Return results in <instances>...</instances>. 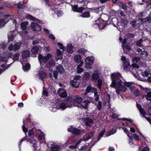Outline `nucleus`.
<instances>
[{
	"instance_id": "1",
	"label": "nucleus",
	"mask_w": 151,
	"mask_h": 151,
	"mask_svg": "<svg viewBox=\"0 0 151 151\" xmlns=\"http://www.w3.org/2000/svg\"><path fill=\"white\" fill-rule=\"evenodd\" d=\"M120 73H117L112 74L111 76L112 83L110 86L115 88L116 92L117 94H119L121 92L126 91L127 88L125 86L128 87H133L131 86L133 83L132 82H125L124 83V86L122 85V81L120 79Z\"/></svg>"
},
{
	"instance_id": "2",
	"label": "nucleus",
	"mask_w": 151,
	"mask_h": 151,
	"mask_svg": "<svg viewBox=\"0 0 151 151\" xmlns=\"http://www.w3.org/2000/svg\"><path fill=\"white\" fill-rule=\"evenodd\" d=\"M100 73L97 72H94L91 77V81L97 85L99 88L101 90L102 85V81L100 79Z\"/></svg>"
},
{
	"instance_id": "3",
	"label": "nucleus",
	"mask_w": 151,
	"mask_h": 151,
	"mask_svg": "<svg viewBox=\"0 0 151 151\" xmlns=\"http://www.w3.org/2000/svg\"><path fill=\"white\" fill-rule=\"evenodd\" d=\"M72 100L71 97H68L67 99L64 100L65 103H62L59 104V106L60 109L64 110L67 108H71L72 107V104H71Z\"/></svg>"
},
{
	"instance_id": "4",
	"label": "nucleus",
	"mask_w": 151,
	"mask_h": 151,
	"mask_svg": "<svg viewBox=\"0 0 151 151\" xmlns=\"http://www.w3.org/2000/svg\"><path fill=\"white\" fill-rule=\"evenodd\" d=\"M52 57V55L50 53H48L45 56L39 54L38 56V58L39 62L41 65L47 62L49 59L51 58Z\"/></svg>"
},
{
	"instance_id": "5",
	"label": "nucleus",
	"mask_w": 151,
	"mask_h": 151,
	"mask_svg": "<svg viewBox=\"0 0 151 151\" xmlns=\"http://www.w3.org/2000/svg\"><path fill=\"white\" fill-rule=\"evenodd\" d=\"M68 130L69 132H70L76 135H78L81 133H83L86 132L85 130H80L77 128L72 126H70V128L68 129Z\"/></svg>"
},
{
	"instance_id": "6",
	"label": "nucleus",
	"mask_w": 151,
	"mask_h": 151,
	"mask_svg": "<svg viewBox=\"0 0 151 151\" xmlns=\"http://www.w3.org/2000/svg\"><path fill=\"white\" fill-rule=\"evenodd\" d=\"M82 99H83L81 97L77 96H75L73 99L72 98V100L71 101V104H72V106H76L79 107V106L77 104L81 102L82 101Z\"/></svg>"
},
{
	"instance_id": "7",
	"label": "nucleus",
	"mask_w": 151,
	"mask_h": 151,
	"mask_svg": "<svg viewBox=\"0 0 151 151\" xmlns=\"http://www.w3.org/2000/svg\"><path fill=\"white\" fill-rule=\"evenodd\" d=\"M93 60L94 58L93 57L86 58L85 60L86 63L85 68L88 69H91L92 68L91 65L93 64Z\"/></svg>"
},
{
	"instance_id": "8",
	"label": "nucleus",
	"mask_w": 151,
	"mask_h": 151,
	"mask_svg": "<svg viewBox=\"0 0 151 151\" xmlns=\"http://www.w3.org/2000/svg\"><path fill=\"white\" fill-rule=\"evenodd\" d=\"M21 45L20 43H17L14 44L13 46L12 44H9L8 47V49L10 51L13 50L15 51L17 50H19L20 48Z\"/></svg>"
},
{
	"instance_id": "9",
	"label": "nucleus",
	"mask_w": 151,
	"mask_h": 151,
	"mask_svg": "<svg viewBox=\"0 0 151 151\" xmlns=\"http://www.w3.org/2000/svg\"><path fill=\"white\" fill-rule=\"evenodd\" d=\"M11 19L10 16L9 15L4 16L3 19H0V27H3L4 25Z\"/></svg>"
},
{
	"instance_id": "10",
	"label": "nucleus",
	"mask_w": 151,
	"mask_h": 151,
	"mask_svg": "<svg viewBox=\"0 0 151 151\" xmlns=\"http://www.w3.org/2000/svg\"><path fill=\"white\" fill-rule=\"evenodd\" d=\"M97 92V90L96 88L91 87V86H88L87 88L85 93L84 94H82V96L83 97L85 98L86 94L89 92L93 93L95 94Z\"/></svg>"
},
{
	"instance_id": "11",
	"label": "nucleus",
	"mask_w": 151,
	"mask_h": 151,
	"mask_svg": "<svg viewBox=\"0 0 151 151\" xmlns=\"http://www.w3.org/2000/svg\"><path fill=\"white\" fill-rule=\"evenodd\" d=\"M89 99L90 100L87 99L85 100L81 103V105L80 106L81 108V106L84 109H86L87 108L91 101H92L93 100L92 97H89Z\"/></svg>"
},
{
	"instance_id": "12",
	"label": "nucleus",
	"mask_w": 151,
	"mask_h": 151,
	"mask_svg": "<svg viewBox=\"0 0 151 151\" xmlns=\"http://www.w3.org/2000/svg\"><path fill=\"white\" fill-rule=\"evenodd\" d=\"M30 27L32 30L35 31H39L41 29V28L39 25L34 22L31 23Z\"/></svg>"
},
{
	"instance_id": "13",
	"label": "nucleus",
	"mask_w": 151,
	"mask_h": 151,
	"mask_svg": "<svg viewBox=\"0 0 151 151\" xmlns=\"http://www.w3.org/2000/svg\"><path fill=\"white\" fill-rule=\"evenodd\" d=\"M94 134L93 132H91L86 134L83 137V140L86 141L88 139H91L93 137Z\"/></svg>"
},
{
	"instance_id": "14",
	"label": "nucleus",
	"mask_w": 151,
	"mask_h": 151,
	"mask_svg": "<svg viewBox=\"0 0 151 151\" xmlns=\"http://www.w3.org/2000/svg\"><path fill=\"white\" fill-rule=\"evenodd\" d=\"M58 93L61 97L64 98L67 96L66 92L62 88H59L58 91Z\"/></svg>"
},
{
	"instance_id": "15",
	"label": "nucleus",
	"mask_w": 151,
	"mask_h": 151,
	"mask_svg": "<svg viewBox=\"0 0 151 151\" xmlns=\"http://www.w3.org/2000/svg\"><path fill=\"white\" fill-rule=\"evenodd\" d=\"M137 106L141 116L145 118L146 117L145 115L146 114V113L144 109L141 107V105L139 104H137Z\"/></svg>"
},
{
	"instance_id": "16",
	"label": "nucleus",
	"mask_w": 151,
	"mask_h": 151,
	"mask_svg": "<svg viewBox=\"0 0 151 151\" xmlns=\"http://www.w3.org/2000/svg\"><path fill=\"white\" fill-rule=\"evenodd\" d=\"M72 7L73 11L79 12H82L84 9L83 7H81L78 8L77 6L76 5L74 6L72 5Z\"/></svg>"
},
{
	"instance_id": "17",
	"label": "nucleus",
	"mask_w": 151,
	"mask_h": 151,
	"mask_svg": "<svg viewBox=\"0 0 151 151\" xmlns=\"http://www.w3.org/2000/svg\"><path fill=\"white\" fill-rule=\"evenodd\" d=\"M83 122L86 126H89L92 123L93 120L88 118H86L84 119Z\"/></svg>"
},
{
	"instance_id": "18",
	"label": "nucleus",
	"mask_w": 151,
	"mask_h": 151,
	"mask_svg": "<svg viewBox=\"0 0 151 151\" xmlns=\"http://www.w3.org/2000/svg\"><path fill=\"white\" fill-rule=\"evenodd\" d=\"M124 70H130V69L132 67L129 65V62L128 61H125L123 63Z\"/></svg>"
},
{
	"instance_id": "19",
	"label": "nucleus",
	"mask_w": 151,
	"mask_h": 151,
	"mask_svg": "<svg viewBox=\"0 0 151 151\" xmlns=\"http://www.w3.org/2000/svg\"><path fill=\"white\" fill-rule=\"evenodd\" d=\"M26 17L27 19H29L30 20L34 21L38 23L40 22V20L39 19L33 17L32 16L29 14H27Z\"/></svg>"
},
{
	"instance_id": "20",
	"label": "nucleus",
	"mask_w": 151,
	"mask_h": 151,
	"mask_svg": "<svg viewBox=\"0 0 151 151\" xmlns=\"http://www.w3.org/2000/svg\"><path fill=\"white\" fill-rule=\"evenodd\" d=\"M130 90L132 93L134 95L137 96L139 95V90L138 88L134 87H131L130 88Z\"/></svg>"
},
{
	"instance_id": "21",
	"label": "nucleus",
	"mask_w": 151,
	"mask_h": 151,
	"mask_svg": "<svg viewBox=\"0 0 151 151\" xmlns=\"http://www.w3.org/2000/svg\"><path fill=\"white\" fill-rule=\"evenodd\" d=\"M14 31H12L9 33L8 38L9 41H12L14 37L16 36L15 35H14Z\"/></svg>"
},
{
	"instance_id": "22",
	"label": "nucleus",
	"mask_w": 151,
	"mask_h": 151,
	"mask_svg": "<svg viewBox=\"0 0 151 151\" xmlns=\"http://www.w3.org/2000/svg\"><path fill=\"white\" fill-rule=\"evenodd\" d=\"M60 149L58 146L55 144H52L50 147L51 151H58Z\"/></svg>"
},
{
	"instance_id": "23",
	"label": "nucleus",
	"mask_w": 151,
	"mask_h": 151,
	"mask_svg": "<svg viewBox=\"0 0 151 151\" xmlns=\"http://www.w3.org/2000/svg\"><path fill=\"white\" fill-rule=\"evenodd\" d=\"M70 84L72 87L76 88H78L79 85V82L74 80L71 81Z\"/></svg>"
},
{
	"instance_id": "24",
	"label": "nucleus",
	"mask_w": 151,
	"mask_h": 151,
	"mask_svg": "<svg viewBox=\"0 0 151 151\" xmlns=\"http://www.w3.org/2000/svg\"><path fill=\"white\" fill-rule=\"evenodd\" d=\"M141 57L144 59H145L148 57V54L147 52L145 51H143L140 54Z\"/></svg>"
},
{
	"instance_id": "25",
	"label": "nucleus",
	"mask_w": 151,
	"mask_h": 151,
	"mask_svg": "<svg viewBox=\"0 0 151 151\" xmlns=\"http://www.w3.org/2000/svg\"><path fill=\"white\" fill-rule=\"evenodd\" d=\"M30 55L29 52L28 50H24L22 52V58L23 59L26 58L28 57Z\"/></svg>"
},
{
	"instance_id": "26",
	"label": "nucleus",
	"mask_w": 151,
	"mask_h": 151,
	"mask_svg": "<svg viewBox=\"0 0 151 151\" xmlns=\"http://www.w3.org/2000/svg\"><path fill=\"white\" fill-rule=\"evenodd\" d=\"M22 68L24 71H26L29 69L30 65L29 63L24 64L22 62Z\"/></svg>"
},
{
	"instance_id": "27",
	"label": "nucleus",
	"mask_w": 151,
	"mask_h": 151,
	"mask_svg": "<svg viewBox=\"0 0 151 151\" xmlns=\"http://www.w3.org/2000/svg\"><path fill=\"white\" fill-rule=\"evenodd\" d=\"M67 50L68 52L72 53L73 52V47L70 44H68L67 46Z\"/></svg>"
},
{
	"instance_id": "28",
	"label": "nucleus",
	"mask_w": 151,
	"mask_h": 151,
	"mask_svg": "<svg viewBox=\"0 0 151 151\" xmlns=\"http://www.w3.org/2000/svg\"><path fill=\"white\" fill-rule=\"evenodd\" d=\"M56 69L60 73H63L64 71V68L60 65H59L57 66Z\"/></svg>"
},
{
	"instance_id": "29",
	"label": "nucleus",
	"mask_w": 151,
	"mask_h": 151,
	"mask_svg": "<svg viewBox=\"0 0 151 151\" xmlns=\"http://www.w3.org/2000/svg\"><path fill=\"white\" fill-rule=\"evenodd\" d=\"M38 76L40 79L42 80L46 77V74L45 72H41L38 74Z\"/></svg>"
},
{
	"instance_id": "30",
	"label": "nucleus",
	"mask_w": 151,
	"mask_h": 151,
	"mask_svg": "<svg viewBox=\"0 0 151 151\" xmlns=\"http://www.w3.org/2000/svg\"><path fill=\"white\" fill-rule=\"evenodd\" d=\"M116 131V129L114 128L112 129L110 132L106 134V135L108 137L115 133Z\"/></svg>"
},
{
	"instance_id": "31",
	"label": "nucleus",
	"mask_w": 151,
	"mask_h": 151,
	"mask_svg": "<svg viewBox=\"0 0 151 151\" xmlns=\"http://www.w3.org/2000/svg\"><path fill=\"white\" fill-rule=\"evenodd\" d=\"M28 22L26 21L21 24V27L22 30H24L26 29L27 26L28 25Z\"/></svg>"
},
{
	"instance_id": "32",
	"label": "nucleus",
	"mask_w": 151,
	"mask_h": 151,
	"mask_svg": "<svg viewBox=\"0 0 151 151\" xmlns=\"http://www.w3.org/2000/svg\"><path fill=\"white\" fill-rule=\"evenodd\" d=\"M75 61L77 63H79L81 61V57L79 55H77L75 56L74 58Z\"/></svg>"
},
{
	"instance_id": "33",
	"label": "nucleus",
	"mask_w": 151,
	"mask_h": 151,
	"mask_svg": "<svg viewBox=\"0 0 151 151\" xmlns=\"http://www.w3.org/2000/svg\"><path fill=\"white\" fill-rule=\"evenodd\" d=\"M90 16V13L88 12L87 11L84 12L82 14L80 15V16L83 18H87L88 17Z\"/></svg>"
},
{
	"instance_id": "34",
	"label": "nucleus",
	"mask_w": 151,
	"mask_h": 151,
	"mask_svg": "<svg viewBox=\"0 0 151 151\" xmlns=\"http://www.w3.org/2000/svg\"><path fill=\"white\" fill-rule=\"evenodd\" d=\"M90 75L89 73L86 72L84 73L83 78L84 79L88 80L90 78Z\"/></svg>"
},
{
	"instance_id": "35",
	"label": "nucleus",
	"mask_w": 151,
	"mask_h": 151,
	"mask_svg": "<svg viewBox=\"0 0 151 151\" xmlns=\"http://www.w3.org/2000/svg\"><path fill=\"white\" fill-rule=\"evenodd\" d=\"M38 50V47L37 46H35L33 47L32 49V52L34 53H36Z\"/></svg>"
},
{
	"instance_id": "36",
	"label": "nucleus",
	"mask_w": 151,
	"mask_h": 151,
	"mask_svg": "<svg viewBox=\"0 0 151 151\" xmlns=\"http://www.w3.org/2000/svg\"><path fill=\"white\" fill-rule=\"evenodd\" d=\"M6 44L5 43L2 42L0 44V50H4L6 47Z\"/></svg>"
},
{
	"instance_id": "37",
	"label": "nucleus",
	"mask_w": 151,
	"mask_h": 151,
	"mask_svg": "<svg viewBox=\"0 0 151 151\" xmlns=\"http://www.w3.org/2000/svg\"><path fill=\"white\" fill-rule=\"evenodd\" d=\"M30 142L31 143L33 144V146L34 147V149H35V151H37V148L36 147V141L35 139H33L32 140H30ZM37 151H39V150H37Z\"/></svg>"
},
{
	"instance_id": "38",
	"label": "nucleus",
	"mask_w": 151,
	"mask_h": 151,
	"mask_svg": "<svg viewBox=\"0 0 151 151\" xmlns=\"http://www.w3.org/2000/svg\"><path fill=\"white\" fill-rule=\"evenodd\" d=\"M146 99L151 102V92L147 93L145 96Z\"/></svg>"
},
{
	"instance_id": "39",
	"label": "nucleus",
	"mask_w": 151,
	"mask_h": 151,
	"mask_svg": "<svg viewBox=\"0 0 151 151\" xmlns=\"http://www.w3.org/2000/svg\"><path fill=\"white\" fill-rule=\"evenodd\" d=\"M87 50L84 48H81L78 50V52L79 53H81L83 55H84Z\"/></svg>"
},
{
	"instance_id": "40",
	"label": "nucleus",
	"mask_w": 151,
	"mask_h": 151,
	"mask_svg": "<svg viewBox=\"0 0 151 151\" xmlns=\"http://www.w3.org/2000/svg\"><path fill=\"white\" fill-rule=\"evenodd\" d=\"M23 2H19L17 4V7L19 8H23L25 6V5H24L23 4Z\"/></svg>"
},
{
	"instance_id": "41",
	"label": "nucleus",
	"mask_w": 151,
	"mask_h": 151,
	"mask_svg": "<svg viewBox=\"0 0 151 151\" xmlns=\"http://www.w3.org/2000/svg\"><path fill=\"white\" fill-rule=\"evenodd\" d=\"M19 55L18 53H17L14 55L12 58L13 60H18L19 58Z\"/></svg>"
},
{
	"instance_id": "42",
	"label": "nucleus",
	"mask_w": 151,
	"mask_h": 151,
	"mask_svg": "<svg viewBox=\"0 0 151 151\" xmlns=\"http://www.w3.org/2000/svg\"><path fill=\"white\" fill-rule=\"evenodd\" d=\"M105 132V130H104L102 131V132L100 133L99 136H98V138L97 139V141H99L100 139H101V137L103 136V135L104 134Z\"/></svg>"
},
{
	"instance_id": "43",
	"label": "nucleus",
	"mask_w": 151,
	"mask_h": 151,
	"mask_svg": "<svg viewBox=\"0 0 151 151\" xmlns=\"http://www.w3.org/2000/svg\"><path fill=\"white\" fill-rule=\"evenodd\" d=\"M140 60V58L139 57H134L133 58V61L134 63H137Z\"/></svg>"
},
{
	"instance_id": "44",
	"label": "nucleus",
	"mask_w": 151,
	"mask_h": 151,
	"mask_svg": "<svg viewBox=\"0 0 151 151\" xmlns=\"http://www.w3.org/2000/svg\"><path fill=\"white\" fill-rule=\"evenodd\" d=\"M142 40L140 39L136 43V45L137 46L139 47H142L143 46L142 45Z\"/></svg>"
},
{
	"instance_id": "45",
	"label": "nucleus",
	"mask_w": 151,
	"mask_h": 151,
	"mask_svg": "<svg viewBox=\"0 0 151 151\" xmlns=\"http://www.w3.org/2000/svg\"><path fill=\"white\" fill-rule=\"evenodd\" d=\"M123 129L124 131L126 132L127 134V135L128 137L130 138V140H129V141H130L131 142V141L132 140V137L131 136H130L129 134L127 133L128 131L127 129L126 128H124Z\"/></svg>"
},
{
	"instance_id": "46",
	"label": "nucleus",
	"mask_w": 151,
	"mask_h": 151,
	"mask_svg": "<svg viewBox=\"0 0 151 151\" xmlns=\"http://www.w3.org/2000/svg\"><path fill=\"white\" fill-rule=\"evenodd\" d=\"M50 66H53L55 64V61L53 60H51L49 63Z\"/></svg>"
},
{
	"instance_id": "47",
	"label": "nucleus",
	"mask_w": 151,
	"mask_h": 151,
	"mask_svg": "<svg viewBox=\"0 0 151 151\" xmlns=\"http://www.w3.org/2000/svg\"><path fill=\"white\" fill-rule=\"evenodd\" d=\"M94 97L95 101H98L99 99V96L98 94V92L94 94Z\"/></svg>"
},
{
	"instance_id": "48",
	"label": "nucleus",
	"mask_w": 151,
	"mask_h": 151,
	"mask_svg": "<svg viewBox=\"0 0 151 151\" xmlns=\"http://www.w3.org/2000/svg\"><path fill=\"white\" fill-rule=\"evenodd\" d=\"M102 107V103L101 101H99L97 106V108L99 110H100Z\"/></svg>"
},
{
	"instance_id": "49",
	"label": "nucleus",
	"mask_w": 151,
	"mask_h": 151,
	"mask_svg": "<svg viewBox=\"0 0 151 151\" xmlns=\"http://www.w3.org/2000/svg\"><path fill=\"white\" fill-rule=\"evenodd\" d=\"M77 73H80L83 71V69L81 68H78L77 67Z\"/></svg>"
},
{
	"instance_id": "50",
	"label": "nucleus",
	"mask_w": 151,
	"mask_h": 151,
	"mask_svg": "<svg viewBox=\"0 0 151 151\" xmlns=\"http://www.w3.org/2000/svg\"><path fill=\"white\" fill-rule=\"evenodd\" d=\"M58 45L60 47L59 48L61 49L64 50L65 49V47L63 46L62 44L61 43H57Z\"/></svg>"
},
{
	"instance_id": "51",
	"label": "nucleus",
	"mask_w": 151,
	"mask_h": 151,
	"mask_svg": "<svg viewBox=\"0 0 151 151\" xmlns=\"http://www.w3.org/2000/svg\"><path fill=\"white\" fill-rule=\"evenodd\" d=\"M127 40L126 39H125V38L123 42H122V48L123 49V50H124V45H125L126 43V42H127Z\"/></svg>"
},
{
	"instance_id": "52",
	"label": "nucleus",
	"mask_w": 151,
	"mask_h": 151,
	"mask_svg": "<svg viewBox=\"0 0 151 151\" xmlns=\"http://www.w3.org/2000/svg\"><path fill=\"white\" fill-rule=\"evenodd\" d=\"M22 128L23 132L25 133V134L26 135V133L28 131L27 129V128L25 127L24 124V125H23L22 127Z\"/></svg>"
},
{
	"instance_id": "53",
	"label": "nucleus",
	"mask_w": 151,
	"mask_h": 151,
	"mask_svg": "<svg viewBox=\"0 0 151 151\" xmlns=\"http://www.w3.org/2000/svg\"><path fill=\"white\" fill-rule=\"evenodd\" d=\"M130 24H131L132 26L133 27H134L136 25V21H132L130 22Z\"/></svg>"
},
{
	"instance_id": "54",
	"label": "nucleus",
	"mask_w": 151,
	"mask_h": 151,
	"mask_svg": "<svg viewBox=\"0 0 151 151\" xmlns=\"http://www.w3.org/2000/svg\"><path fill=\"white\" fill-rule=\"evenodd\" d=\"M34 133L33 129H32L31 130H29L28 132V135L29 136H31Z\"/></svg>"
},
{
	"instance_id": "55",
	"label": "nucleus",
	"mask_w": 151,
	"mask_h": 151,
	"mask_svg": "<svg viewBox=\"0 0 151 151\" xmlns=\"http://www.w3.org/2000/svg\"><path fill=\"white\" fill-rule=\"evenodd\" d=\"M151 20V19L148 17H147L146 18L143 19V21H144V22H148Z\"/></svg>"
},
{
	"instance_id": "56",
	"label": "nucleus",
	"mask_w": 151,
	"mask_h": 151,
	"mask_svg": "<svg viewBox=\"0 0 151 151\" xmlns=\"http://www.w3.org/2000/svg\"><path fill=\"white\" fill-rule=\"evenodd\" d=\"M111 117L113 119L117 118L119 117V115L117 114L116 113H113L112 115L111 116Z\"/></svg>"
},
{
	"instance_id": "57",
	"label": "nucleus",
	"mask_w": 151,
	"mask_h": 151,
	"mask_svg": "<svg viewBox=\"0 0 151 151\" xmlns=\"http://www.w3.org/2000/svg\"><path fill=\"white\" fill-rule=\"evenodd\" d=\"M53 73L54 77L55 79H56L58 76V72L56 71H53Z\"/></svg>"
},
{
	"instance_id": "58",
	"label": "nucleus",
	"mask_w": 151,
	"mask_h": 151,
	"mask_svg": "<svg viewBox=\"0 0 151 151\" xmlns=\"http://www.w3.org/2000/svg\"><path fill=\"white\" fill-rule=\"evenodd\" d=\"M133 136L136 140H137L139 139V137L136 134H134L133 135Z\"/></svg>"
},
{
	"instance_id": "59",
	"label": "nucleus",
	"mask_w": 151,
	"mask_h": 151,
	"mask_svg": "<svg viewBox=\"0 0 151 151\" xmlns=\"http://www.w3.org/2000/svg\"><path fill=\"white\" fill-rule=\"evenodd\" d=\"M41 42V40H35L33 41L32 43L33 44L35 45L37 43H39Z\"/></svg>"
},
{
	"instance_id": "60",
	"label": "nucleus",
	"mask_w": 151,
	"mask_h": 151,
	"mask_svg": "<svg viewBox=\"0 0 151 151\" xmlns=\"http://www.w3.org/2000/svg\"><path fill=\"white\" fill-rule=\"evenodd\" d=\"M81 78V76H75L73 78L74 81H76V80H79L80 78Z\"/></svg>"
},
{
	"instance_id": "61",
	"label": "nucleus",
	"mask_w": 151,
	"mask_h": 151,
	"mask_svg": "<svg viewBox=\"0 0 151 151\" xmlns=\"http://www.w3.org/2000/svg\"><path fill=\"white\" fill-rule=\"evenodd\" d=\"M142 76L144 77L147 76L148 75V73L147 72H144L142 73Z\"/></svg>"
},
{
	"instance_id": "62",
	"label": "nucleus",
	"mask_w": 151,
	"mask_h": 151,
	"mask_svg": "<svg viewBox=\"0 0 151 151\" xmlns=\"http://www.w3.org/2000/svg\"><path fill=\"white\" fill-rule=\"evenodd\" d=\"M142 151H149V149L148 147H146L142 149Z\"/></svg>"
},
{
	"instance_id": "63",
	"label": "nucleus",
	"mask_w": 151,
	"mask_h": 151,
	"mask_svg": "<svg viewBox=\"0 0 151 151\" xmlns=\"http://www.w3.org/2000/svg\"><path fill=\"white\" fill-rule=\"evenodd\" d=\"M42 94L43 95L47 96L48 95L47 92L45 90H43Z\"/></svg>"
},
{
	"instance_id": "64",
	"label": "nucleus",
	"mask_w": 151,
	"mask_h": 151,
	"mask_svg": "<svg viewBox=\"0 0 151 151\" xmlns=\"http://www.w3.org/2000/svg\"><path fill=\"white\" fill-rule=\"evenodd\" d=\"M62 54L61 51L59 49H57V55H60Z\"/></svg>"
}]
</instances>
